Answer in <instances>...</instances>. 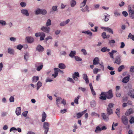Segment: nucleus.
Here are the masks:
<instances>
[{
	"label": "nucleus",
	"instance_id": "f257e3e1",
	"mask_svg": "<svg viewBox=\"0 0 134 134\" xmlns=\"http://www.w3.org/2000/svg\"><path fill=\"white\" fill-rule=\"evenodd\" d=\"M106 95L107 98L108 99H110L113 97L112 90H109L107 92H102L101 93V95Z\"/></svg>",
	"mask_w": 134,
	"mask_h": 134
},
{
	"label": "nucleus",
	"instance_id": "f03ea898",
	"mask_svg": "<svg viewBox=\"0 0 134 134\" xmlns=\"http://www.w3.org/2000/svg\"><path fill=\"white\" fill-rule=\"evenodd\" d=\"M49 125L48 123L47 122H44L43 125V127L44 130V134H47V132L49 129Z\"/></svg>",
	"mask_w": 134,
	"mask_h": 134
},
{
	"label": "nucleus",
	"instance_id": "7ed1b4c3",
	"mask_svg": "<svg viewBox=\"0 0 134 134\" xmlns=\"http://www.w3.org/2000/svg\"><path fill=\"white\" fill-rule=\"evenodd\" d=\"M121 62V56L120 55H118L116 56L115 59L114 63L119 65Z\"/></svg>",
	"mask_w": 134,
	"mask_h": 134
},
{
	"label": "nucleus",
	"instance_id": "20e7f679",
	"mask_svg": "<svg viewBox=\"0 0 134 134\" xmlns=\"http://www.w3.org/2000/svg\"><path fill=\"white\" fill-rule=\"evenodd\" d=\"M35 66L37 68L36 70L38 71L41 70L43 67L42 64L40 63H36L35 64Z\"/></svg>",
	"mask_w": 134,
	"mask_h": 134
},
{
	"label": "nucleus",
	"instance_id": "39448f33",
	"mask_svg": "<svg viewBox=\"0 0 134 134\" xmlns=\"http://www.w3.org/2000/svg\"><path fill=\"white\" fill-rule=\"evenodd\" d=\"M128 12L130 17L132 19H133L134 18V11L131 9V7H129L128 8Z\"/></svg>",
	"mask_w": 134,
	"mask_h": 134
},
{
	"label": "nucleus",
	"instance_id": "423d86ee",
	"mask_svg": "<svg viewBox=\"0 0 134 134\" xmlns=\"http://www.w3.org/2000/svg\"><path fill=\"white\" fill-rule=\"evenodd\" d=\"M121 121L123 124L125 125L128 123V120L127 117L125 115L122 116L121 117Z\"/></svg>",
	"mask_w": 134,
	"mask_h": 134
},
{
	"label": "nucleus",
	"instance_id": "0eeeda50",
	"mask_svg": "<svg viewBox=\"0 0 134 134\" xmlns=\"http://www.w3.org/2000/svg\"><path fill=\"white\" fill-rule=\"evenodd\" d=\"M42 26L41 29V30L46 33H49L50 30V28L49 27Z\"/></svg>",
	"mask_w": 134,
	"mask_h": 134
},
{
	"label": "nucleus",
	"instance_id": "6e6552de",
	"mask_svg": "<svg viewBox=\"0 0 134 134\" xmlns=\"http://www.w3.org/2000/svg\"><path fill=\"white\" fill-rule=\"evenodd\" d=\"M44 50V48L42 46H41L40 45H38L36 48V50L39 52H42Z\"/></svg>",
	"mask_w": 134,
	"mask_h": 134
},
{
	"label": "nucleus",
	"instance_id": "1a4fd4ad",
	"mask_svg": "<svg viewBox=\"0 0 134 134\" xmlns=\"http://www.w3.org/2000/svg\"><path fill=\"white\" fill-rule=\"evenodd\" d=\"M101 29H103L104 31H107L113 34V30L109 27H101Z\"/></svg>",
	"mask_w": 134,
	"mask_h": 134
},
{
	"label": "nucleus",
	"instance_id": "9d476101",
	"mask_svg": "<svg viewBox=\"0 0 134 134\" xmlns=\"http://www.w3.org/2000/svg\"><path fill=\"white\" fill-rule=\"evenodd\" d=\"M87 111V110H86L81 113H79L76 114V116L77 119L81 118L83 115L85 114Z\"/></svg>",
	"mask_w": 134,
	"mask_h": 134
},
{
	"label": "nucleus",
	"instance_id": "9b49d317",
	"mask_svg": "<svg viewBox=\"0 0 134 134\" xmlns=\"http://www.w3.org/2000/svg\"><path fill=\"white\" fill-rule=\"evenodd\" d=\"M130 79V76L128 75L127 76L124 77L122 80V82L126 83L128 82Z\"/></svg>",
	"mask_w": 134,
	"mask_h": 134
},
{
	"label": "nucleus",
	"instance_id": "f8f14e48",
	"mask_svg": "<svg viewBox=\"0 0 134 134\" xmlns=\"http://www.w3.org/2000/svg\"><path fill=\"white\" fill-rule=\"evenodd\" d=\"M27 42L29 43H31L34 41V38L31 37H26Z\"/></svg>",
	"mask_w": 134,
	"mask_h": 134
},
{
	"label": "nucleus",
	"instance_id": "ddd939ff",
	"mask_svg": "<svg viewBox=\"0 0 134 134\" xmlns=\"http://www.w3.org/2000/svg\"><path fill=\"white\" fill-rule=\"evenodd\" d=\"M133 113V111L132 109H129L125 113V115L126 116H129L130 114Z\"/></svg>",
	"mask_w": 134,
	"mask_h": 134
},
{
	"label": "nucleus",
	"instance_id": "4468645a",
	"mask_svg": "<svg viewBox=\"0 0 134 134\" xmlns=\"http://www.w3.org/2000/svg\"><path fill=\"white\" fill-rule=\"evenodd\" d=\"M15 113L17 115H20L21 113V108L20 107H18L16 108Z\"/></svg>",
	"mask_w": 134,
	"mask_h": 134
},
{
	"label": "nucleus",
	"instance_id": "2eb2a0df",
	"mask_svg": "<svg viewBox=\"0 0 134 134\" xmlns=\"http://www.w3.org/2000/svg\"><path fill=\"white\" fill-rule=\"evenodd\" d=\"M21 13L25 15L28 16L29 15V13L27 10L26 9H22L21 10Z\"/></svg>",
	"mask_w": 134,
	"mask_h": 134
},
{
	"label": "nucleus",
	"instance_id": "dca6fc26",
	"mask_svg": "<svg viewBox=\"0 0 134 134\" xmlns=\"http://www.w3.org/2000/svg\"><path fill=\"white\" fill-rule=\"evenodd\" d=\"M83 79L86 82V83H89V81L86 74H83Z\"/></svg>",
	"mask_w": 134,
	"mask_h": 134
},
{
	"label": "nucleus",
	"instance_id": "f3484780",
	"mask_svg": "<svg viewBox=\"0 0 134 134\" xmlns=\"http://www.w3.org/2000/svg\"><path fill=\"white\" fill-rule=\"evenodd\" d=\"M42 119L41 120L42 122H44L46 120V115L45 112L43 111L42 114Z\"/></svg>",
	"mask_w": 134,
	"mask_h": 134
},
{
	"label": "nucleus",
	"instance_id": "a211bd4d",
	"mask_svg": "<svg viewBox=\"0 0 134 134\" xmlns=\"http://www.w3.org/2000/svg\"><path fill=\"white\" fill-rule=\"evenodd\" d=\"M99 59L98 58L96 57L94 58L93 60V65H96L98 64L99 63Z\"/></svg>",
	"mask_w": 134,
	"mask_h": 134
},
{
	"label": "nucleus",
	"instance_id": "6ab92c4d",
	"mask_svg": "<svg viewBox=\"0 0 134 134\" xmlns=\"http://www.w3.org/2000/svg\"><path fill=\"white\" fill-rule=\"evenodd\" d=\"M58 67L59 68L63 69H65L66 67L65 65L62 63L59 64Z\"/></svg>",
	"mask_w": 134,
	"mask_h": 134
},
{
	"label": "nucleus",
	"instance_id": "aec40b11",
	"mask_svg": "<svg viewBox=\"0 0 134 134\" xmlns=\"http://www.w3.org/2000/svg\"><path fill=\"white\" fill-rule=\"evenodd\" d=\"M102 36L103 38H109L110 36L109 35H107L105 32H104L102 34Z\"/></svg>",
	"mask_w": 134,
	"mask_h": 134
},
{
	"label": "nucleus",
	"instance_id": "412c9836",
	"mask_svg": "<svg viewBox=\"0 0 134 134\" xmlns=\"http://www.w3.org/2000/svg\"><path fill=\"white\" fill-rule=\"evenodd\" d=\"M117 52L116 51L114 50H112L111 52H109V54H110V57L112 58H114V57L113 56V54L115 53H116Z\"/></svg>",
	"mask_w": 134,
	"mask_h": 134
},
{
	"label": "nucleus",
	"instance_id": "4be33fe9",
	"mask_svg": "<svg viewBox=\"0 0 134 134\" xmlns=\"http://www.w3.org/2000/svg\"><path fill=\"white\" fill-rule=\"evenodd\" d=\"M76 54L75 51H71L69 54V56L71 58H73Z\"/></svg>",
	"mask_w": 134,
	"mask_h": 134
},
{
	"label": "nucleus",
	"instance_id": "5701e85b",
	"mask_svg": "<svg viewBox=\"0 0 134 134\" xmlns=\"http://www.w3.org/2000/svg\"><path fill=\"white\" fill-rule=\"evenodd\" d=\"M132 93L133 91H129L127 93V94L131 98H134V94H132Z\"/></svg>",
	"mask_w": 134,
	"mask_h": 134
},
{
	"label": "nucleus",
	"instance_id": "b1692460",
	"mask_svg": "<svg viewBox=\"0 0 134 134\" xmlns=\"http://www.w3.org/2000/svg\"><path fill=\"white\" fill-rule=\"evenodd\" d=\"M107 114L109 115H110L113 113L112 109L111 108H108V107L107 110Z\"/></svg>",
	"mask_w": 134,
	"mask_h": 134
},
{
	"label": "nucleus",
	"instance_id": "393cba45",
	"mask_svg": "<svg viewBox=\"0 0 134 134\" xmlns=\"http://www.w3.org/2000/svg\"><path fill=\"white\" fill-rule=\"evenodd\" d=\"M41 37L40 39V41H42L44 40V38L45 37V35L44 33L43 32L41 33L40 35Z\"/></svg>",
	"mask_w": 134,
	"mask_h": 134
},
{
	"label": "nucleus",
	"instance_id": "a878e982",
	"mask_svg": "<svg viewBox=\"0 0 134 134\" xmlns=\"http://www.w3.org/2000/svg\"><path fill=\"white\" fill-rule=\"evenodd\" d=\"M87 0H83V2L81 3L80 5V7L81 8L83 7L86 5V3Z\"/></svg>",
	"mask_w": 134,
	"mask_h": 134
},
{
	"label": "nucleus",
	"instance_id": "bb28decb",
	"mask_svg": "<svg viewBox=\"0 0 134 134\" xmlns=\"http://www.w3.org/2000/svg\"><path fill=\"white\" fill-rule=\"evenodd\" d=\"M125 68V66L124 65H122L120 66L118 68V71L119 72H121L122 70Z\"/></svg>",
	"mask_w": 134,
	"mask_h": 134
},
{
	"label": "nucleus",
	"instance_id": "cd10ccee",
	"mask_svg": "<svg viewBox=\"0 0 134 134\" xmlns=\"http://www.w3.org/2000/svg\"><path fill=\"white\" fill-rule=\"evenodd\" d=\"M71 6L72 7H74L76 4V2L75 0H72L70 2Z\"/></svg>",
	"mask_w": 134,
	"mask_h": 134
},
{
	"label": "nucleus",
	"instance_id": "c85d7f7f",
	"mask_svg": "<svg viewBox=\"0 0 134 134\" xmlns=\"http://www.w3.org/2000/svg\"><path fill=\"white\" fill-rule=\"evenodd\" d=\"M102 116L103 118V119L105 121H107L109 119L108 118L107 116L104 113H103L102 114Z\"/></svg>",
	"mask_w": 134,
	"mask_h": 134
},
{
	"label": "nucleus",
	"instance_id": "c756f323",
	"mask_svg": "<svg viewBox=\"0 0 134 134\" xmlns=\"http://www.w3.org/2000/svg\"><path fill=\"white\" fill-rule=\"evenodd\" d=\"M14 52V51L13 49L10 48H8V52L9 54H13Z\"/></svg>",
	"mask_w": 134,
	"mask_h": 134
},
{
	"label": "nucleus",
	"instance_id": "7c9ffc66",
	"mask_svg": "<svg viewBox=\"0 0 134 134\" xmlns=\"http://www.w3.org/2000/svg\"><path fill=\"white\" fill-rule=\"evenodd\" d=\"M110 50L109 49H107V48L105 47H103L101 49V51L103 52H108Z\"/></svg>",
	"mask_w": 134,
	"mask_h": 134
},
{
	"label": "nucleus",
	"instance_id": "2f4dec72",
	"mask_svg": "<svg viewBox=\"0 0 134 134\" xmlns=\"http://www.w3.org/2000/svg\"><path fill=\"white\" fill-rule=\"evenodd\" d=\"M33 82H36L39 80V77L38 76H34L32 78Z\"/></svg>",
	"mask_w": 134,
	"mask_h": 134
},
{
	"label": "nucleus",
	"instance_id": "473e14b6",
	"mask_svg": "<svg viewBox=\"0 0 134 134\" xmlns=\"http://www.w3.org/2000/svg\"><path fill=\"white\" fill-rule=\"evenodd\" d=\"M42 83L40 81H38L37 84V90H38L40 87L42 86Z\"/></svg>",
	"mask_w": 134,
	"mask_h": 134
},
{
	"label": "nucleus",
	"instance_id": "72a5a7b5",
	"mask_svg": "<svg viewBox=\"0 0 134 134\" xmlns=\"http://www.w3.org/2000/svg\"><path fill=\"white\" fill-rule=\"evenodd\" d=\"M80 97V96H78L74 100V102L75 103L77 104H79L78 100Z\"/></svg>",
	"mask_w": 134,
	"mask_h": 134
},
{
	"label": "nucleus",
	"instance_id": "f704fd0d",
	"mask_svg": "<svg viewBox=\"0 0 134 134\" xmlns=\"http://www.w3.org/2000/svg\"><path fill=\"white\" fill-rule=\"evenodd\" d=\"M129 38L134 41V35H132L131 33H130L128 36V38Z\"/></svg>",
	"mask_w": 134,
	"mask_h": 134
},
{
	"label": "nucleus",
	"instance_id": "c9c22d12",
	"mask_svg": "<svg viewBox=\"0 0 134 134\" xmlns=\"http://www.w3.org/2000/svg\"><path fill=\"white\" fill-rule=\"evenodd\" d=\"M105 17L104 20L105 21H107L109 20V18L110 17V15L106 14V15H105Z\"/></svg>",
	"mask_w": 134,
	"mask_h": 134
},
{
	"label": "nucleus",
	"instance_id": "e433bc0d",
	"mask_svg": "<svg viewBox=\"0 0 134 134\" xmlns=\"http://www.w3.org/2000/svg\"><path fill=\"white\" fill-rule=\"evenodd\" d=\"M51 20L50 19H48L46 22V26H49L51 24Z\"/></svg>",
	"mask_w": 134,
	"mask_h": 134
},
{
	"label": "nucleus",
	"instance_id": "4c0bfd02",
	"mask_svg": "<svg viewBox=\"0 0 134 134\" xmlns=\"http://www.w3.org/2000/svg\"><path fill=\"white\" fill-rule=\"evenodd\" d=\"M100 128L99 126H98L96 128V129L95 131V132L97 133L100 132Z\"/></svg>",
	"mask_w": 134,
	"mask_h": 134
},
{
	"label": "nucleus",
	"instance_id": "58836bf2",
	"mask_svg": "<svg viewBox=\"0 0 134 134\" xmlns=\"http://www.w3.org/2000/svg\"><path fill=\"white\" fill-rule=\"evenodd\" d=\"M41 9H38L36 10L35 12V14H38L41 13Z\"/></svg>",
	"mask_w": 134,
	"mask_h": 134
},
{
	"label": "nucleus",
	"instance_id": "ea45409f",
	"mask_svg": "<svg viewBox=\"0 0 134 134\" xmlns=\"http://www.w3.org/2000/svg\"><path fill=\"white\" fill-rule=\"evenodd\" d=\"M57 7V6L56 5L53 6L52 7V10L54 11L57 12L58 11Z\"/></svg>",
	"mask_w": 134,
	"mask_h": 134
},
{
	"label": "nucleus",
	"instance_id": "a19ab883",
	"mask_svg": "<svg viewBox=\"0 0 134 134\" xmlns=\"http://www.w3.org/2000/svg\"><path fill=\"white\" fill-rule=\"evenodd\" d=\"M129 122L131 124L134 123V117H132L130 119V120Z\"/></svg>",
	"mask_w": 134,
	"mask_h": 134
},
{
	"label": "nucleus",
	"instance_id": "79ce46f5",
	"mask_svg": "<svg viewBox=\"0 0 134 134\" xmlns=\"http://www.w3.org/2000/svg\"><path fill=\"white\" fill-rule=\"evenodd\" d=\"M47 13L46 10L45 9H41V13L42 15L46 14Z\"/></svg>",
	"mask_w": 134,
	"mask_h": 134
},
{
	"label": "nucleus",
	"instance_id": "37998d69",
	"mask_svg": "<svg viewBox=\"0 0 134 134\" xmlns=\"http://www.w3.org/2000/svg\"><path fill=\"white\" fill-rule=\"evenodd\" d=\"M72 76L79 77V74L78 72H75L74 74H73Z\"/></svg>",
	"mask_w": 134,
	"mask_h": 134
},
{
	"label": "nucleus",
	"instance_id": "c03bdc74",
	"mask_svg": "<svg viewBox=\"0 0 134 134\" xmlns=\"http://www.w3.org/2000/svg\"><path fill=\"white\" fill-rule=\"evenodd\" d=\"M23 47V46L21 44H19L17 46L16 48L17 49L21 50Z\"/></svg>",
	"mask_w": 134,
	"mask_h": 134
},
{
	"label": "nucleus",
	"instance_id": "a18cd8bd",
	"mask_svg": "<svg viewBox=\"0 0 134 134\" xmlns=\"http://www.w3.org/2000/svg\"><path fill=\"white\" fill-rule=\"evenodd\" d=\"M75 58L76 60L77 61H81L82 60L80 57L77 56H75Z\"/></svg>",
	"mask_w": 134,
	"mask_h": 134
},
{
	"label": "nucleus",
	"instance_id": "49530a36",
	"mask_svg": "<svg viewBox=\"0 0 134 134\" xmlns=\"http://www.w3.org/2000/svg\"><path fill=\"white\" fill-rule=\"evenodd\" d=\"M0 24H2L3 25H6V23L5 21L1 20H0Z\"/></svg>",
	"mask_w": 134,
	"mask_h": 134
},
{
	"label": "nucleus",
	"instance_id": "de8ad7c7",
	"mask_svg": "<svg viewBox=\"0 0 134 134\" xmlns=\"http://www.w3.org/2000/svg\"><path fill=\"white\" fill-rule=\"evenodd\" d=\"M81 51L83 53V54L84 55H86L87 54V52L84 49H82L81 50Z\"/></svg>",
	"mask_w": 134,
	"mask_h": 134
},
{
	"label": "nucleus",
	"instance_id": "09e8293b",
	"mask_svg": "<svg viewBox=\"0 0 134 134\" xmlns=\"http://www.w3.org/2000/svg\"><path fill=\"white\" fill-rule=\"evenodd\" d=\"M123 15L125 17L127 16L128 15V13L126 11H123L122 12Z\"/></svg>",
	"mask_w": 134,
	"mask_h": 134
},
{
	"label": "nucleus",
	"instance_id": "8fccbe9b",
	"mask_svg": "<svg viewBox=\"0 0 134 134\" xmlns=\"http://www.w3.org/2000/svg\"><path fill=\"white\" fill-rule=\"evenodd\" d=\"M114 14L115 16H119L120 15V13L117 11H115L114 12Z\"/></svg>",
	"mask_w": 134,
	"mask_h": 134
},
{
	"label": "nucleus",
	"instance_id": "3c124183",
	"mask_svg": "<svg viewBox=\"0 0 134 134\" xmlns=\"http://www.w3.org/2000/svg\"><path fill=\"white\" fill-rule=\"evenodd\" d=\"M93 73L94 74H97L98 71V69L97 68H94L93 70Z\"/></svg>",
	"mask_w": 134,
	"mask_h": 134
},
{
	"label": "nucleus",
	"instance_id": "603ef678",
	"mask_svg": "<svg viewBox=\"0 0 134 134\" xmlns=\"http://www.w3.org/2000/svg\"><path fill=\"white\" fill-rule=\"evenodd\" d=\"M20 5L23 7H25L26 5V3L24 2H22L20 3Z\"/></svg>",
	"mask_w": 134,
	"mask_h": 134
},
{
	"label": "nucleus",
	"instance_id": "864d4df0",
	"mask_svg": "<svg viewBox=\"0 0 134 134\" xmlns=\"http://www.w3.org/2000/svg\"><path fill=\"white\" fill-rule=\"evenodd\" d=\"M120 110L119 108H118L116 109V110L115 113L116 114L118 115L119 114Z\"/></svg>",
	"mask_w": 134,
	"mask_h": 134
},
{
	"label": "nucleus",
	"instance_id": "5fc2aeb1",
	"mask_svg": "<svg viewBox=\"0 0 134 134\" xmlns=\"http://www.w3.org/2000/svg\"><path fill=\"white\" fill-rule=\"evenodd\" d=\"M86 34L89 35L90 36H91L92 35V33L90 31H87Z\"/></svg>",
	"mask_w": 134,
	"mask_h": 134
},
{
	"label": "nucleus",
	"instance_id": "6e6d98bb",
	"mask_svg": "<svg viewBox=\"0 0 134 134\" xmlns=\"http://www.w3.org/2000/svg\"><path fill=\"white\" fill-rule=\"evenodd\" d=\"M114 104L112 103H109L108 105V108H111L113 107Z\"/></svg>",
	"mask_w": 134,
	"mask_h": 134
},
{
	"label": "nucleus",
	"instance_id": "4d7b16f0",
	"mask_svg": "<svg viewBox=\"0 0 134 134\" xmlns=\"http://www.w3.org/2000/svg\"><path fill=\"white\" fill-rule=\"evenodd\" d=\"M79 89L81 90L83 92H84L86 90V89L85 88H82L81 87H79Z\"/></svg>",
	"mask_w": 134,
	"mask_h": 134
},
{
	"label": "nucleus",
	"instance_id": "13d9d810",
	"mask_svg": "<svg viewBox=\"0 0 134 134\" xmlns=\"http://www.w3.org/2000/svg\"><path fill=\"white\" fill-rule=\"evenodd\" d=\"M28 113V111H26L23 112L22 114L23 116L24 117H26L27 115V114Z\"/></svg>",
	"mask_w": 134,
	"mask_h": 134
},
{
	"label": "nucleus",
	"instance_id": "bf43d9fd",
	"mask_svg": "<svg viewBox=\"0 0 134 134\" xmlns=\"http://www.w3.org/2000/svg\"><path fill=\"white\" fill-rule=\"evenodd\" d=\"M14 98L13 97L11 96L9 100H10V102H14Z\"/></svg>",
	"mask_w": 134,
	"mask_h": 134
},
{
	"label": "nucleus",
	"instance_id": "052dcab7",
	"mask_svg": "<svg viewBox=\"0 0 134 134\" xmlns=\"http://www.w3.org/2000/svg\"><path fill=\"white\" fill-rule=\"evenodd\" d=\"M116 96L118 97H120L121 96V94L118 92L116 91Z\"/></svg>",
	"mask_w": 134,
	"mask_h": 134
},
{
	"label": "nucleus",
	"instance_id": "680f3d73",
	"mask_svg": "<svg viewBox=\"0 0 134 134\" xmlns=\"http://www.w3.org/2000/svg\"><path fill=\"white\" fill-rule=\"evenodd\" d=\"M130 72H134V66H131V67L130 70Z\"/></svg>",
	"mask_w": 134,
	"mask_h": 134
},
{
	"label": "nucleus",
	"instance_id": "e2e57ef3",
	"mask_svg": "<svg viewBox=\"0 0 134 134\" xmlns=\"http://www.w3.org/2000/svg\"><path fill=\"white\" fill-rule=\"evenodd\" d=\"M66 24V23H65V21H63L60 24V26H64Z\"/></svg>",
	"mask_w": 134,
	"mask_h": 134
},
{
	"label": "nucleus",
	"instance_id": "0e129e2a",
	"mask_svg": "<svg viewBox=\"0 0 134 134\" xmlns=\"http://www.w3.org/2000/svg\"><path fill=\"white\" fill-rule=\"evenodd\" d=\"M10 40L12 41H15L16 40V38L15 37H11L10 38Z\"/></svg>",
	"mask_w": 134,
	"mask_h": 134
},
{
	"label": "nucleus",
	"instance_id": "69168bd1",
	"mask_svg": "<svg viewBox=\"0 0 134 134\" xmlns=\"http://www.w3.org/2000/svg\"><path fill=\"white\" fill-rule=\"evenodd\" d=\"M107 68L109 70L111 71H112L114 69L113 67H111L109 65L108 66H107Z\"/></svg>",
	"mask_w": 134,
	"mask_h": 134
},
{
	"label": "nucleus",
	"instance_id": "338daca9",
	"mask_svg": "<svg viewBox=\"0 0 134 134\" xmlns=\"http://www.w3.org/2000/svg\"><path fill=\"white\" fill-rule=\"evenodd\" d=\"M125 46V44L124 42H121V45L120 46V48H123Z\"/></svg>",
	"mask_w": 134,
	"mask_h": 134
},
{
	"label": "nucleus",
	"instance_id": "774afa93",
	"mask_svg": "<svg viewBox=\"0 0 134 134\" xmlns=\"http://www.w3.org/2000/svg\"><path fill=\"white\" fill-rule=\"evenodd\" d=\"M68 80L73 83H74V81L72 78H68Z\"/></svg>",
	"mask_w": 134,
	"mask_h": 134
}]
</instances>
